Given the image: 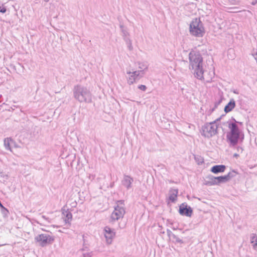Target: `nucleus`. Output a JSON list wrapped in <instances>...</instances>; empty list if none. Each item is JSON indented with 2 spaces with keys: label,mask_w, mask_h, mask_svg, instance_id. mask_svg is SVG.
<instances>
[{
  "label": "nucleus",
  "mask_w": 257,
  "mask_h": 257,
  "mask_svg": "<svg viewBox=\"0 0 257 257\" xmlns=\"http://www.w3.org/2000/svg\"><path fill=\"white\" fill-rule=\"evenodd\" d=\"M104 232L107 243L108 244L111 243L112 239L115 235V231L110 227L106 226L104 229Z\"/></svg>",
  "instance_id": "obj_10"
},
{
  "label": "nucleus",
  "mask_w": 257,
  "mask_h": 257,
  "mask_svg": "<svg viewBox=\"0 0 257 257\" xmlns=\"http://www.w3.org/2000/svg\"><path fill=\"white\" fill-rule=\"evenodd\" d=\"M135 65L137 67L135 68L136 70L144 76L146 71L148 69V64L146 62L139 61L136 62Z\"/></svg>",
  "instance_id": "obj_12"
},
{
  "label": "nucleus",
  "mask_w": 257,
  "mask_h": 257,
  "mask_svg": "<svg viewBox=\"0 0 257 257\" xmlns=\"http://www.w3.org/2000/svg\"><path fill=\"white\" fill-rule=\"evenodd\" d=\"M173 230H176V228L173 227Z\"/></svg>",
  "instance_id": "obj_33"
},
{
  "label": "nucleus",
  "mask_w": 257,
  "mask_h": 257,
  "mask_svg": "<svg viewBox=\"0 0 257 257\" xmlns=\"http://www.w3.org/2000/svg\"><path fill=\"white\" fill-rule=\"evenodd\" d=\"M234 157H238V154H234Z\"/></svg>",
  "instance_id": "obj_31"
},
{
  "label": "nucleus",
  "mask_w": 257,
  "mask_h": 257,
  "mask_svg": "<svg viewBox=\"0 0 257 257\" xmlns=\"http://www.w3.org/2000/svg\"><path fill=\"white\" fill-rule=\"evenodd\" d=\"M8 213V210L6 208H4L3 210V214L7 215Z\"/></svg>",
  "instance_id": "obj_28"
},
{
  "label": "nucleus",
  "mask_w": 257,
  "mask_h": 257,
  "mask_svg": "<svg viewBox=\"0 0 257 257\" xmlns=\"http://www.w3.org/2000/svg\"><path fill=\"white\" fill-rule=\"evenodd\" d=\"M10 141L11 140H10L9 139H5L4 140V146L6 149L11 151L10 144Z\"/></svg>",
  "instance_id": "obj_21"
},
{
  "label": "nucleus",
  "mask_w": 257,
  "mask_h": 257,
  "mask_svg": "<svg viewBox=\"0 0 257 257\" xmlns=\"http://www.w3.org/2000/svg\"><path fill=\"white\" fill-rule=\"evenodd\" d=\"M45 2H48L49 0H44Z\"/></svg>",
  "instance_id": "obj_32"
},
{
  "label": "nucleus",
  "mask_w": 257,
  "mask_h": 257,
  "mask_svg": "<svg viewBox=\"0 0 257 257\" xmlns=\"http://www.w3.org/2000/svg\"><path fill=\"white\" fill-rule=\"evenodd\" d=\"M95 178V176L94 175H89V178L91 180H93Z\"/></svg>",
  "instance_id": "obj_29"
},
{
  "label": "nucleus",
  "mask_w": 257,
  "mask_h": 257,
  "mask_svg": "<svg viewBox=\"0 0 257 257\" xmlns=\"http://www.w3.org/2000/svg\"><path fill=\"white\" fill-rule=\"evenodd\" d=\"M228 2L230 4L237 5L239 3V0H228Z\"/></svg>",
  "instance_id": "obj_26"
},
{
  "label": "nucleus",
  "mask_w": 257,
  "mask_h": 257,
  "mask_svg": "<svg viewBox=\"0 0 257 257\" xmlns=\"http://www.w3.org/2000/svg\"><path fill=\"white\" fill-rule=\"evenodd\" d=\"M73 91L74 97L79 102L90 103L91 102V94L87 87L77 85L74 86Z\"/></svg>",
  "instance_id": "obj_2"
},
{
  "label": "nucleus",
  "mask_w": 257,
  "mask_h": 257,
  "mask_svg": "<svg viewBox=\"0 0 257 257\" xmlns=\"http://www.w3.org/2000/svg\"><path fill=\"white\" fill-rule=\"evenodd\" d=\"M167 235L168 236V237H169L170 239H171L172 238V237L173 236V235L174 234V233H173L172 232V231L169 230V229H167Z\"/></svg>",
  "instance_id": "obj_25"
},
{
  "label": "nucleus",
  "mask_w": 257,
  "mask_h": 257,
  "mask_svg": "<svg viewBox=\"0 0 257 257\" xmlns=\"http://www.w3.org/2000/svg\"><path fill=\"white\" fill-rule=\"evenodd\" d=\"M218 119L206 123L202 126L201 135L205 138H210L217 134Z\"/></svg>",
  "instance_id": "obj_4"
},
{
  "label": "nucleus",
  "mask_w": 257,
  "mask_h": 257,
  "mask_svg": "<svg viewBox=\"0 0 257 257\" xmlns=\"http://www.w3.org/2000/svg\"><path fill=\"white\" fill-rule=\"evenodd\" d=\"M138 88L143 91H145L147 89V87L145 85H140L138 86Z\"/></svg>",
  "instance_id": "obj_24"
},
{
  "label": "nucleus",
  "mask_w": 257,
  "mask_h": 257,
  "mask_svg": "<svg viewBox=\"0 0 257 257\" xmlns=\"http://www.w3.org/2000/svg\"><path fill=\"white\" fill-rule=\"evenodd\" d=\"M133 181L134 179L133 178L128 175H124L122 181V184L127 189H129L132 187Z\"/></svg>",
  "instance_id": "obj_13"
},
{
  "label": "nucleus",
  "mask_w": 257,
  "mask_h": 257,
  "mask_svg": "<svg viewBox=\"0 0 257 257\" xmlns=\"http://www.w3.org/2000/svg\"><path fill=\"white\" fill-rule=\"evenodd\" d=\"M171 239H172L173 241H175L176 242H178V243H182L183 242L182 239L179 238L175 234H174L173 235V236L172 237V238Z\"/></svg>",
  "instance_id": "obj_23"
},
{
  "label": "nucleus",
  "mask_w": 257,
  "mask_h": 257,
  "mask_svg": "<svg viewBox=\"0 0 257 257\" xmlns=\"http://www.w3.org/2000/svg\"><path fill=\"white\" fill-rule=\"evenodd\" d=\"M225 168V166L223 165H215L211 168V171L214 174L222 173L224 172Z\"/></svg>",
  "instance_id": "obj_15"
},
{
  "label": "nucleus",
  "mask_w": 257,
  "mask_h": 257,
  "mask_svg": "<svg viewBox=\"0 0 257 257\" xmlns=\"http://www.w3.org/2000/svg\"><path fill=\"white\" fill-rule=\"evenodd\" d=\"M137 103H138V104H140V103H141V102H140L138 101V102H137Z\"/></svg>",
  "instance_id": "obj_34"
},
{
  "label": "nucleus",
  "mask_w": 257,
  "mask_h": 257,
  "mask_svg": "<svg viewBox=\"0 0 257 257\" xmlns=\"http://www.w3.org/2000/svg\"><path fill=\"white\" fill-rule=\"evenodd\" d=\"M179 212L182 215L191 217L192 214L193 210L191 207L188 206L185 203H182L179 206Z\"/></svg>",
  "instance_id": "obj_11"
},
{
  "label": "nucleus",
  "mask_w": 257,
  "mask_h": 257,
  "mask_svg": "<svg viewBox=\"0 0 257 257\" xmlns=\"http://www.w3.org/2000/svg\"><path fill=\"white\" fill-rule=\"evenodd\" d=\"M125 212L124 201H118L111 213V218L113 221L118 220L123 217Z\"/></svg>",
  "instance_id": "obj_7"
},
{
  "label": "nucleus",
  "mask_w": 257,
  "mask_h": 257,
  "mask_svg": "<svg viewBox=\"0 0 257 257\" xmlns=\"http://www.w3.org/2000/svg\"><path fill=\"white\" fill-rule=\"evenodd\" d=\"M120 28L123 38H128L127 36L129 35V34L127 32V31L125 30V29H124V28L122 25L120 26Z\"/></svg>",
  "instance_id": "obj_22"
},
{
  "label": "nucleus",
  "mask_w": 257,
  "mask_h": 257,
  "mask_svg": "<svg viewBox=\"0 0 257 257\" xmlns=\"http://www.w3.org/2000/svg\"><path fill=\"white\" fill-rule=\"evenodd\" d=\"M7 11V9L5 7H0V12L2 13H5Z\"/></svg>",
  "instance_id": "obj_27"
},
{
  "label": "nucleus",
  "mask_w": 257,
  "mask_h": 257,
  "mask_svg": "<svg viewBox=\"0 0 257 257\" xmlns=\"http://www.w3.org/2000/svg\"><path fill=\"white\" fill-rule=\"evenodd\" d=\"M250 241L251 243H254L253 244V249L257 250V235L255 234H251Z\"/></svg>",
  "instance_id": "obj_18"
},
{
  "label": "nucleus",
  "mask_w": 257,
  "mask_h": 257,
  "mask_svg": "<svg viewBox=\"0 0 257 257\" xmlns=\"http://www.w3.org/2000/svg\"><path fill=\"white\" fill-rule=\"evenodd\" d=\"M35 239L39 243V245L42 247L51 244L54 240L53 236L46 233L39 234L35 237Z\"/></svg>",
  "instance_id": "obj_8"
},
{
  "label": "nucleus",
  "mask_w": 257,
  "mask_h": 257,
  "mask_svg": "<svg viewBox=\"0 0 257 257\" xmlns=\"http://www.w3.org/2000/svg\"><path fill=\"white\" fill-rule=\"evenodd\" d=\"M178 194V190L176 189H171L169 191V199L172 202H174L176 200Z\"/></svg>",
  "instance_id": "obj_17"
},
{
  "label": "nucleus",
  "mask_w": 257,
  "mask_h": 257,
  "mask_svg": "<svg viewBox=\"0 0 257 257\" xmlns=\"http://www.w3.org/2000/svg\"><path fill=\"white\" fill-rule=\"evenodd\" d=\"M126 74L128 75L127 83L130 85L136 83L144 77L135 68L132 67L131 65L126 69Z\"/></svg>",
  "instance_id": "obj_6"
},
{
  "label": "nucleus",
  "mask_w": 257,
  "mask_h": 257,
  "mask_svg": "<svg viewBox=\"0 0 257 257\" xmlns=\"http://www.w3.org/2000/svg\"><path fill=\"white\" fill-rule=\"evenodd\" d=\"M124 40L129 50L132 51L133 49L132 41L128 38H124Z\"/></svg>",
  "instance_id": "obj_19"
},
{
  "label": "nucleus",
  "mask_w": 257,
  "mask_h": 257,
  "mask_svg": "<svg viewBox=\"0 0 257 257\" xmlns=\"http://www.w3.org/2000/svg\"><path fill=\"white\" fill-rule=\"evenodd\" d=\"M189 68L194 71L195 76L198 79H204L203 58L199 52L192 51L189 54Z\"/></svg>",
  "instance_id": "obj_1"
},
{
  "label": "nucleus",
  "mask_w": 257,
  "mask_h": 257,
  "mask_svg": "<svg viewBox=\"0 0 257 257\" xmlns=\"http://www.w3.org/2000/svg\"><path fill=\"white\" fill-rule=\"evenodd\" d=\"M189 28L190 33L196 37H202L204 33L202 23L200 19L197 18L192 20Z\"/></svg>",
  "instance_id": "obj_5"
},
{
  "label": "nucleus",
  "mask_w": 257,
  "mask_h": 257,
  "mask_svg": "<svg viewBox=\"0 0 257 257\" xmlns=\"http://www.w3.org/2000/svg\"><path fill=\"white\" fill-rule=\"evenodd\" d=\"M216 177L212 175H209L206 177L204 184L208 186H213L217 185Z\"/></svg>",
  "instance_id": "obj_14"
},
{
  "label": "nucleus",
  "mask_w": 257,
  "mask_h": 257,
  "mask_svg": "<svg viewBox=\"0 0 257 257\" xmlns=\"http://www.w3.org/2000/svg\"><path fill=\"white\" fill-rule=\"evenodd\" d=\"M236 174V172L232 171V172H229L226 175L216 177L217 185L229 181L231 179L235 177Z\"/></svg>",
  "instance_id": "obj_9"
},
{
  "label": "nucleus",
  "mask_w": 257,
  "mask_h": 257,
  "mask_svg": "<svg viewBox=\"0 0 257 257\" xmlns=\"http://www.w3.org/2000/svg\"><path fill=\"white\" fill-rule=\"evenodd\" d=\"M235 106V101L233 99H231L228 103L225 106L224 110L226 113L229 112L234 108Z\"/></svg>",
  "instance_id": "obj_16"
},
{
  "label": "nucleus",
  "mask_w": 257,
  "mask_h": 257,
  "mask_svg": "<svg viewBox=\"0 0 257 257\" xmlns=\"http://www.w3.org/2000/svg\"><path fill=\"white\" fill-rule=\"evenodd\" d=\"M64 215L65 216V221L66 223L69 222L70 220L72 219V214L69 212H66L65 213H63Z\"/></svg>",
  "instance_id": "obj_20"
},
{
  "label": "nucleus",
  "mask_w": 257,
  "mask_h": 257,
  "mask_svg": "<svg viewBox=\"0 0 257 257\" xmlns=\"http://www.w3.org/2000/svg\"><path fill=\"white\" fill-rule=\"evenodd\" d=\"M257 3V0H254L252 2L251 4L252 5H255Z\"/></svg>",
  "instance_id": "obj_30"
},
{
  "label": "nucleus",
  "mask_w": 257,
  "mask_h": 257,
  "mask_svg": "<svg viewBox=\"0 0 257 257\" xmlns=\"http://www.w3.org/2000/svg\"><path fill=\"white\" fill-rule=\"evenodd\" d=\"M226 125L230 130V132L227 135V139L230 146H235L239 139L240 132L236 123L227 122Z\"/></svg>",
  "instance_id": "obj_3"
}]
</instances>
